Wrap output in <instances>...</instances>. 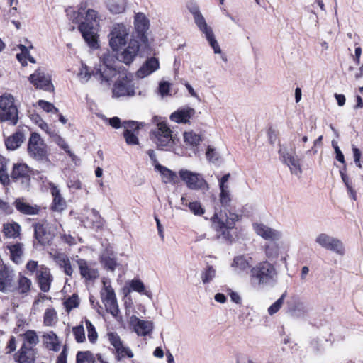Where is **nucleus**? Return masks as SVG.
<instances>
[{
	"mask_svg": "<svg viewBox=\"0 0 363 363\" xmlns=\"http://www.w3.org/2000/svg\"><path fill=\"white\" fill-rule=\"evenodd\" d=\"M116 59L110 52L104 53L100 57L99 64L94 70H91L87 65L82 63L81 67L77 74L82 83H86L93 75L101 83H108L117 74L115 66Z\"/></svg>",
	"mask_w": 363,
	"mask_h": 363,
	"instance_id": "obj_2",
	"label": "nucleus"
},
{
	"mask_svg": "<svg viewBox=\"0 0 363 363\" xmlns=\"http://www.w3.org/2000/svg\"><path fill=\"white\" fill-rule=\"evenodd\" d=\"M27 151L28 155L37 161H48V147L40 135L32 133L28 143Z\"/></svg>",
	"mask_w": 363,
	"mask_h": 363,
	"instance_id": "obj_7",
	"label": "nucleus"
},
{
	"mask_svg": "<svg viewBox=\"0 0 363 363\" xmlns=\"http://www.w3.org/2000/svg\"><path fill=\"white\" fill-rule=\"evenodd\" d=\"M194 108L189 106L179 108L169 116V119L176 123H188L195 115Z\"/></svg>",
	"mask_w": 363,
	"mask_h": 363,
	"instance_id": "obj_21",
	"label": "nucleus"
},
{
	"mask_svg": "<svg viewBox=\"0 0 363 363\" xmlns=\"http://www.w3.org/2000/svg\"><path fill=\"white\" fill-rule=\"evenodd\" d=\"M18 48L21 50V53L16 55V58L21 63L23 66H26L27 65V55H28V48L23 45H18Z\"/></svg>",
	"mask_w": 363,
	"mask_h": 363,
	"instance_id": "obj_60",
	"label": "nucleus"
},
{
	"mask_svg": "<svg viewBox=\"0 0 363 363\" xmlns=\"http://www.w3.org/2000/svg\"><path fill=\"white\" fill-rule=\"evenodd\" d=\"M252 228L255 233L266 240L279 241L282 238V232L272 228L262 223H254Z\"/></svg>",
	"mask_w": 363,
	"mask_h": 363,
	"instance_id": "obj_15",
	"label": "nucleus"
},
{
	"mask_svg": "<svg viewBox=\"0 0 363 363\" xmlns=\"http://www.w3.org/2000/svg\"><path fill=\"white\" fill-rule=\"evenodd\" d=\"M280 246L277 241H272L264 246V252L267 258L270 260L277 259L279 255Z\"/></svg>",
	"mask_w": 363,
	"mask_h": 363,
	"instance_id": "obj_41",
	"label": "nucleus"
},
{
	"mask_svg": "<svg viewBox=\"0 0 363 363\" xmlns=\"http://www.w3.org/2000/svg\"><path fill=\"white\" fill-rule=\"evenodd\" d=\"M130 288L134 291L143 294L147 296L150 295V292L145 290L144 284L139 279H133L129 283Z\"/></svg>",
	"mask_w": 363,
	"mask_h": 363,
	"instance_id": "obj_52",
	"label": "nucleus"
},
{
	"mask_svg": "<svg viewBox=\"0 0 363 363\" xmlns=\"http://www.w3.org/2000/svg\"><path fill=\"white\" fill-rule=\"evenodd\" d=\"M14 279L13 271L4 267L0 269V291L9 292L14 289L13 285Z\"/></svg>",
	"mask_w": 363,
	"mask_h": 363,
	"instance_id": "obj_23",
	"label": "nucleus"
},
{
	"mask_svg": "<svg viewBox=\"0 0 363 363\" xmlns=\"http://www.w3.org/2000/svg\"><path fill=\"white\" fill-rule=\"evenodd\" d=\"M77 264L80 274L86 280H94L99 276L98 269L91 264L88 263L85 259H79Z\"/></svg>",
	"mask_w": 363,
	"mask_h": 363,
	"instance_id": "obj_25",
	"label": "nucleus"
},
{
	"mask_svg": "<svg viewBox=\"0 0 363 363\" xmlns=\"http://www.w3.org/2000/svg\"><path fill=\"white\" fill-rule=\"evenodd\" d=\"M179 174L189 189L203 192L208 191L209 185L202 174L187 169H181Z\"/></svg>",
	"mask_w": 363,
	"mask_h": 363,
	"instance_id": "obj_8",
	"label": "nucleus"
},
{
	"mask_svg": "<svg viewBox=\"0 0 363 363\" xmlns=\"http://www.w3.org/2000/svg\"><path fill=\"white\" fill-rule=\"evenodd\" d=\"M140 126H143L142 123L133 121H125L122 123V127L124 128L123 136L128 145H135L139 144L138 135Z\"/></svg>",
	"mask_w": 363,
	"mask_h": 363,
	"instance_id": "obj_16",
	"label": "nucleus"
},
{
	"mask_svg": "<svg viewBox=\"0 0 363 363\" xmlns=\"http://www.w3.org/2000/svg\"><path fill=\"white\" fill-rule=\"evenodd\" d=\"M23 340L22 345H25L26 347L33 348L39 342V337L35 330H28L23 334L21 335Z\"/></svg>",
	"mask_w": 363,
	"mask_h": 363,
	"instance_id": "obj_38",
	"label": "nucleus"
},
{
	"mask_svg": "<svg viewBox=\"0 0 363 363\" xmlns=\"http://www.w3.org/2000/svg\"><path fill=\"white\" fill-rule=\"evenodd\" d=\"M101 259L102 264L107 270L113 272L118 266L116 258L113 253L104 252Z\"/></svg>",
	"mask_w": 363,
	"mask_h": 363,
	"instance_id": "obj_44",
	"label": "nucleus"
},
{
	"mask_svg": "<svg viewBox=\"0 0 363 363\" xmlns=\"http://www.w3.org/2000/svg\"><path fill=\"white\" fill-rule=\"evenodd\" d=\"M130 324L138 335L140 336H145L150 334L153 329L152 322L141 320L135 315H132L130 318Z\"/></svg>",
	"mask_w": 363,
	"mask_h": 363,
	"instance_id": "obj_20",
	"label": "nucleus"
},
{
	"mask_svg": "<svg viewBox=\"0 0 363 363\" xmlns=\"http://www.w3.org/2000/svg\"><path fill=\"white\" fill-rule=\"evenodd\" d=\"M84 223L90 228L99 229L104 225V220L96 210L91 209Z\"/></svg>",
	"mask_w": 363,
	"mask_h": 363,
	"instance_id": "obj_37",
	"label": "nucleus"
},
{
	"mask_svg": "<svg viewBox=\"0 0 363 363\" xmlns=\"http://www.w3.org/2000/svg\"><path fill=\"white\" fill-rule=\"evenodd\" d=\"M30 167L24 163L15 164L13 167L11 177L15 180L22 179V182L30 180Z\"/></svg>",
	"mask_w": 363,
	"mask_h": 363,
	"instance_id": "obj_29",
	"label": "nucleus"
},
{
	"mask_svg": "<svg viewBox=\"0 0 363 363\" xmlns=\"http://www.w3.org/2000/svg\"><path fill=\"white\" fill-rule=\"evenodd\" d=\"M113 95L115 97L134 96L135 95L134 86L127 75H120L113 86Z\"/></svg>",
	"mask_w": 363,
	"mask_h": 363,
	"instance_id": "obj_13",
	"label": "nucleus"
},
{
	"mask_svg": "<svg viewBox=\"0 0 363 363\" xmlns=\"http://www.w3.org/2000/svg\"><path fill=\"white\" fill-rule=\"evenodd\" d=\"M133 25L137 36L146 44L148 41L147 32L150 28V21L147 16L142 12L135 13Z\"/></svg>",
	"mask_w": 363,
	"mask_h": 363,
	"instance_id": "obj_14",
	"label": "nucleus"
},
{
	"mask_svg": "<svg viewBox=\"0 0 363 363\" xmlns=\"http://www.w3.org/2000/svg\"><path fill=\"white\" fill-rule=\"evenodd\" d=\"M24 140L23 133L21 130H17L5 140V145L8 150H15L21 145Z\"/></svg>",
	"mask_w": 363,
	"mask_h": 363,
	"instance_id": "obj_33",
	"label": "nucleus"
},
{
	"mask_svg": "<svg viewBox=\"0 0 363 363\" xmlns=\"http://www.w3.org/2000/svg\"><path fill=\"white\" fill-rule=\"evenodd\" d=\"M154 122L156 123V126L150 133L151 140L159 150H168L171 149L174 145L172 130L165 121L160 120L157 116L154 117Z\"/></svg>",
	"mask_w": 363,
	"mask_h": 363,
	"instance_id": "obj_3",
	"label": "nucleus"
},
{
	"mask_svg": "<svg viewBox=\"0 0 363 363\" xmlns=\"http://www.w3.org/2000/svg\"><path fill=\"white\" fill-rule=\"evenodd\" d=\"M103 303L105 306L106 311L108 313H110L113 317L116 318L119 313L117 300L116 299V300L104 302Z\"/></svg>",
	"mask_w": 363,
	"mask_h": 363,
	"instance_id": "obj_59",
	"label": "nucleus"
},
{
	"mask_svg": "<svg viewBox=\"0 0 363 363\" xmlns=\"http://www.w3.org/2000/svg\"><path fill=\"white\" fill-rule=\"evenodd\" d=\"M13 204L18 211L25 215L35 216L40 211L39 206L30 204L23 198L16 199Z\"/></svg>",
	"mask_w": 363,
	"mask_h": 363,
	"instance_id": "obj_27",
	"label": "nucleus"
},
{
	"mask_svg": "<svg viewBox=\"0 0 363 363\" xmlns=\"http://www.w3.org/2000/svg\"><path fill=\"white\" fill-rule=\"evenodd\" d=\"M30 82L36 88L46 91H52L54 86L51 82V76L44 69L39 68L28 78Z\"/></svg>",
	"mask_w": 363,
	"mask_h": 363,
	"instance_id": "obj_12",
	"label": "nucleus"
},
{
	"mask_svg": "<svg viewBox=\"0 0 363 363\" xmlns=\"http://www.w3.org/2000/svg\"><path fill=\"white\" fill-rule=\"evenodd\" d=\"M315 242L320 247L332 251L340 256L345 255V246L342 242L335 237L330 236L327 233H322L318 234L315 239Z\"/></svg>",
	"mask_w": 363,
	"mask_h": 363,
	"instance_id": "obj_11",
	"label": "nucleus"
},
{
	"mask_svg": "<svg viewBox=\"0 0 363 363\" xmlns=\"http://www.w3.org/2000/svg\"><path fill=\"white\" fill-rule=\"evenodd\" d=\"M155 169L160 172L162 176V181L166 184L172 182L176 177V174L174 172L160 164H155Z\"/></svg>",
	"mask_w": 363,
	"mask_h": 363,
	"instance_id": "obj_47",
	"label": "nucleus"
},
{
	"mask_svg": "<svg viewBox=\"0 0 363 363\" xmlns=\"http://www.w3.org/2000/svg\"><path fill=\"white\" fill-rule=\"evenodd\" d=\"M43 345L49 350L57 352L60 350V342L57 335L52 331L45 333L42 336Z\"/></svg>",
	"mask_w": 363,
	"mask_h": 363,
	"instance_id": "obj_30",
	"label": "nucleus"
},
{
	"mask_svg": "<svg viewBox=\"0 0 363 363\" xmlns=\"http://www.w3.org/2000/svg\"><path fill=\"white\" fill-rule=\"evenodd\" d=\"M38 106L45 111L48 113H57L58 108H57L52 103L44 100H39Z\"/></svg>",
	"mask_w": 363,
	"mask_h": 363,
	"instance_id": "obj_61",
	"label": "nucleus"
},
{
	"mask_svg": "<svg viewBox=\"0 0 363 363\" xmlns=\"http://www.w3.org/2000/svg\"><path fill=\"white\" fill-rule=\"evenodd\" d=\"M35 355V349L22 345L19 351L16 353L15 359L18 363H33Z\"/></svg>",
	"mask_w": 363,
	"mask_h": 363,
	"instance_id": "obj_28",
	"label": "nucleus"
},
{
	"mask_svg": "<svg viewBox=\"0 0 363 363\" xmlns=\"http://www.w3.org/2000/svg\"><path fill=\"white\" fill-rule=\"evenodd\" d=\"M54 260L60 268L63 269L64 272L67 275H72L74 270L71 266L70 260L66 255L63 253H58L55 256Z\"/></svg>",
	"mask_w": 363,
	"mask_h": 363,
	"instance_id": "obj_36",
	"label": "nucleus"
},
{
	"mask_svg": "<svg viewBox=\"0 0 363 363\" xmlns=\"http://www.w3.org/2000/svg\"><path fill=\"white\" fill-rule=\"evenodd\" d=\"M21 226L15 222L4 224L3 233L4 235L9 238H16L19 236Z\"/></svg>",
	"mask_w": 363,
	"mask_h": 363,
	"instance_id": "obj_42",
	"label": "nucleus"
},
{
	"mask_svg": "<svg viewBox=\"0 0 363 363\" xmlns=\"http://www.w3.org/2000/svg\"><path fill=\"white\" fill-rule=\"evenodd\" d=\"M183 137L186 145L194 149V150L202 140L201 135L192 130L184 132Z\"/></svg>",
	"mask_w": 363,
	"mask_h": 363,
	"instance_id": "obj_40",
	"label": "nucleus"
},
{
	"mask_svg": "<svg viewBox=\"0 0 363 363\" xmlns=\"http://www.w3.org/2000/svg\"><path fill=\"white\" fill-rule=\"evenodd\" d=\"M188 9L189 12L193 15L194 22L198 28L203 27V26L207 24L205 18L200 12V10L197 6L190 5L188 6Z\"/></svg>",
	"mask_w": 363,
	"mask_h": 363,
	"instance_id": "obj_45",
	"label": "nucleus"
},
{
	"mask_svg": "<svg viewBox=\"0 0 363 363\" xmlns=\"http://www.w3.org/2000/svg\"><path fill=\"white\" fill-rule=\"evenodd\" d=\"M238 218L237 214L231 212L220 211L215 213L211 221L212 226L217 233V237L228 240L230 236L229 230L234 228Z\"/></svg>",
	"mask_w": 363,
	"mask_h": 363,
	"instance_id": "obj_5",
	"label": "nucleus"
},
{
	"mask_svg": "<svg viewBox=\"0 0 363 363\" xmlns=\"http://www.w3.org/2000/svg\"><path fill=\"white\" fill-rule=\"evenodd\" d=\"M170 89V84L167 82H162L159 85V91L162 96H165L169 94Z\"/></svg>",
	"mask_w": 363,
	"mask_h": 363,
	"instance_id": "obj_63",
	"label": "nucleus"
},
{
	"mask_svg": "<svg viewBox=\"0 0 363 363\" xmlns=\"http://www.w3.org/2000/svg\"><path fill=\"white\" fill-rule=\"evenodd\" d=\"M85 325L87 330V337L91 343H95L98 339V334L96 331L95 327L92 325L91 321L88 319L85 320Z\"/></svg>",
	"mask_w": 363,
	"mask_h": 363,
	"instance_id": "obj_54",
	"label": "nucleus"
},
{
	"mask_svg": "<svg viewBox=\"0 0 363 363\" xmlns=\"http://www.w3.org/2000/svg\"><path fill=\"white\" fill-rule=\"evenodd\" d=\"M79 30L82 33V35L91 48H97L99 47L98 45V36L94 29V26H90L86 23H82L79 26Z\"/></svg>",
	"mask_w": 363,
	"mask_h": 363,
	"instance_id": "obj_22",
	"label": "nucleus"
},
{
	"mask_svg": "<svg viewBox=\"0 0 363 363\" xmlns=\"http://www.w3.org/2000/svg\"><path fill=\"white\" fill-rule=\"evenodd\" d=\"M103 288L101 291V298L103 303L116 300V296L113 289L111 286V281L104 278L102 279Z\"/></svg>",
	"mask_w": 363,
	"mask_h": 363,
	"instance_id": "obj_35",
	"label": "nucleus"
},
{
	"mask_svg": "<svg viewBox=\"0 0 363 363\" xmlns=\"http://www.w3.org/2000/svg\"><path fill=\"white\" fill-rule=\"evenodd\" d=\"M279 155L281 161L289 167L291 173L299 177L301 175L302 169L300 159L296 155L295 149L281 145Z\"/></svg>",
	"mask_w": 363,
	"mask_h": 363,
	"instance_id": "obj_10",
	"label": "nucleus"
},
{
	"mask_svg": "<svg viewBox=\"0 0 363 363\" xmlns=\"http://www.w3.org/2000/svg\"><path fill=\"white\" fill-rule=\"evenodd\" d=\"M32 281L23 275H19L17 285L14 286L12 291L23 296H26L28 295L32 287Z\"/></svg>",
	"mask_w": 363,
	"mask_h": 363,
	"instance_id": "obj_31",
	"label": "nucleus"
},
{
	"mask_svg": "<svg viewBox=\"0 0 363 363\" xmlns=\"http://www.w3.org/2000/svg\"><path fill=\"white\" fill-rule=\"evenodd\" d=\"M252 258L243 255L237 256L234 258L232 267L238 272L248 269L251 266Z\"/></svg>",
	"mask_w": 363,
	"mask_h": 363,
	"instance_id": "obj_39",
	"label": "nucleus"
},
{
	"mask_svg": "<svg viewBox=\"0 0 363 363\" xmlns=\"http://www.w3.org/2000/svg\"><path fill=\"white\" fill-rule=\"evenodd\" d=\"M84 15V19L85 21L82 23H88L90 26H94V23H96L99 20L97 12L93 9H86Z\"/></svg>",
	"mask_w": 363,
	"mask_h": 363,
	"instance_id": "obj_56",
	"label": "nucleus"
},
{
	"mask_svg": "<svg viewBox=\"0 0 363 363\" xmlns=\"http://www.w3.org/2000/svg\"><path fill=\"white\" fill-rule=\"evenodd\" d=\"M36 279L40 289L43 292H48L50 289L53 277L50 270L45 265H40L36 274Z\"/></svg>",
	"mask_w": 363,
	"mask_h": 363,
	"instance_id": "obj_17",
	"label": "nucleus"
},
{
	"mask_svg": "<svg viewBox=\"0 0 363 363\" xmlns=\"http://www.w3.org/2000/svg\"><path fill=\"white\" fill-rule=\"evenodd\" d=\"M332 145L335 150V154H336V159L341 163L345 164V157L341 150H340L337 144L335 143L334 141L332 143Z\"/></svg>",
	"mask_w": 363,
	"mask_h": 363,
	"instance_id": "obj_64",
	"label": "nucleus"
},
{
	"mask_svg": "<svg viewBox=\"0 0 363 363\" xmlns=\"http://www.w3.org/2000/svg\"><path fill=\"white\" fill-rule=\"evenodd\" d=\"M199 30L204 35L210 46L213 48L215 54H220L222 60L225 62L228 61L226 55L222 52L218 41L216 40L213 29L208 24L201 27Z\"/></svg>",
	"mask_w": 363,
	"mask_h": 363,
	"instance_id": "obj_18",
	"label": "nucleus"
},
{
	"mask_svg": "<svg viewBox=\"0 0 363 363\" xmlns=\"http://www.w3.org/2000/svg\"><path fill=\"white\" fill-rule=\"evenodd\" d=\"M206 156L207 160L211 162H216L219 160V155L216 151V150L211 146H208L207 147V150L206 152Z\"/></svg>",
	"mask_w": 363,
	"mask_h": 363,
	"instance_id": "obj_62",
	"label": "nucleus"
},
{
	"mask_svg": "<svg viewBox=\"0 0 363 363\" xmlns=\"http://www.w3.org/2000/svg\"><path fill=\"white\" fill-rule=\"evenodd\" d=\"M110 345L113 347V354L117 361L131 359L134 357L132 350L128 347L115 332H109L106 335Z\"/></svg>",
	"mask_w": 363,
	"mask_h": 363,
	"instance_id": "obj_9",
	"label": "nucleus"
},
{
	"mask_svg": "<svg viewBox=\"0 0 363 363\" xmlns=\"http://www.w3.org/2000/svg\"><path fill=\"white\" fill-rule=\"evenodd\" d=\"M216 271L212 266H208L201 274V279L203 284L210 283L216 277Z\"/></svg>",
	"mask_w": 363,
	"mask_h": 363,
	"instance_id": "obj_51",
	"label": "nucleus"
},
{
	"mask_svg": "<svg viewBox=\"0 0 363 363\" xmlns=\"http://www.w3.org/2000/svg\"><path fill=\"white\" fill-rule=\"evenodd\" d=\"M230 174H226L219 179V201L223 206H228L231 202L230 188L228 181Z\"/></svg>",
	"mask_w": 363,
	"mask_h": 363,
	"instance_id": "obj_19",
	"label": "nucleus"
},
{
	"mask_svg": "<svg viewBox=\"0 0 363 363\" xmlns=\"http://www.w3.org/2000/svg\"><path fill=\"white\" fill-rule=\"evenodd\" d=\"M278 271L275 266L268 261H263L250 270V279L257 281L258 285L274 284L277 281Z\"/></svg>",
	"mask_w": 363,
	"mask_h": 363,
	"instance_id": "obj_4",
	"label": "nucleus"
},
{
	"mask_svg": "<svg viewBox=\"0 0 363 363\" xmlns=\"http://www.w3.org/2000/svg\"><path fill=\"white\" fill-rule=\"evenodd\" d=\"M87 7V4L85 2H82L77 11L73 9L72 8H69L67 9V16L73 23H82L84 20V16L85 13L86 9Z\"/></svg>",
	"mask_w": 363,
	"mask_h": 363,
	"instance_id": "obj_34",
	"label": "nucleus"
},
{
	"mask_svg": "<svg viewBox=\"0 0 363 363\" xmlns=\"http://www.w3.org/2000/svg\"><path fill=\"white\" fill-rule=\"evenodd\" d=\"M76 363H96V358L90 351H79L76 356Z\"/></svg>",
	"mask_w": 363,
	"mask_h": 363,
	"instance_id": "obj_49",
	"label": "nucleus"
},
{
	"mask_svg": "<svg viewBox=\"0 0 363 363\" xmlns=\"http://www.w3.org/2000/svg\"><path fill=\"white\" fill-rule=\"evenodd\" d=\"M107 8L112 13H122L126 8V0H108Z\"/></svg>",
	"mask_w": 363,
	"mask_h": 363,
	"instance_id": "obj_43",
	"label": "nucleus"
},
{
	"mask_svg": "<svg viewBox=\"0 0 363 363\" xmlns=\"http://www.w3.org/2000/svg\"><path fill=\"white\" fill-rule=\"evenodd\" d=\"M18 121V109L15 105L14 98L11 94L0 96V121L8 122L12 125Z\"/></svg>",
	"mask_w": 363,
	"mask_h": 363,
	"instance_id": "obj_6",
	"label": "nucleus"
},
{
	"mask_svg": "<svg viewBox=\"0 0 363 363\" xmlns=\"http://www.w3.org/2000/svg\"><path fill=\"white\" fill-rule=\"evenodd\" d=\"M11 253V259L16 264L21 262L23 252V245L16 243L8 247Z\"/></svg>",
	"mask_w": 363,
	"mask_h": 363,
	"instance_id": "obj_46",
	"label": "nucleus"
},
{
	"mask_svg": "<svg viewBox=\"0 0 363 363\" xmlns=\"http://www.w3.org/2000/svg\"><path fill=\"white\" fill-rule=\"evenodd\" d=\"M286 296V291L284 292L281 297L278 298L272 305H271L268 308V313L270 315H273L277 313L280 308H281L284 301Z\"/></svg>",
	"mask_w": 363,
	"mask_h": 363,
	"instance_id": "obj_55",
	"label": "nucleus"
},
{
	"mask_svg": "<svg viewBox=\"0 0 363 363\" xmlns=\"http://www.w3.org/2000/svg\"><path fill=\"white\" fill-rule=\"evenodd\" d=\"M130 36V26L124 23H114L108 35L109 46L118 52L117 59L125 65L134 61L140 50L138 40Z\"/></svg>",
	"mask_w": 363,
	"mask_h": 363,
	"instance_id": "obj_1",
	"label": "nucleus"
},
{
	"mask_svg": "<svg viewBox=\"0 0 363 363\" xmlns=\"http://www.w3.org/2000/svg\"><path fill=\"white\" fill-rule=\"evenodd\" d=\"M43 323L46 326H52L57 321V313L53 308H47L44 313Z\"/></svg>",
	"mask_w": 363,
	"mask_h": 363,
	"instance_id": "obj_50",
	"label": "nucleus"
},
{
	"mask_svg": "<svg viewBox=\"0 0 363 363\" xmlns=\"http://www.w3.org/2000/svg\"><path fill=\"white\" fill-rule=\"evenodd\" d=\"M36 239L42 245H47L52 239V234L48 231V224H36L35 225Z\"/></svg>",
	"mask_w": 363,
	"mask_h": 363,
	"instance_id": "obj_32",
	"label": "nucleus"
},
{
	"mask_svg": "<svg viewBox=\"0 0 363 363\" xmlns=\"http://www.w3.org/2000/svg\"><path fill=\"white\" fill-rule=\"evenodd\" d=\"M7 160L0 155V182L4 185H6L9 182V177L7 173Z\"/></svg>",
	"mask_w": 363,
	"mask_h": 363,
	"instance_id": "obj_48",
	"label": "nucleus"
},
{
	"mask_svg": "<svg viewBox=\"0 0 363 363\" xmlns=\"http://www.w3.org/2000/svg\"><path fill=\"white\" fill-rule=\"evenodd\" d=\"M79 298L76 294H73L72 296L66 299L64 302L65 308L67 312H70L73 308L78 307L79 306Z\"/></svg>",
	"mask_w": 363,
	"mask_h": 363,
	"instance_id": "obj_58",
	"label": "nucleus"
},
{
	"mask_svg": "<svg viewBox=\"0 0 363 363\" xmlns=\"http://www.w3.org/2000/svg\"><path fill=\"white\" fill-rule=\"evenodd\" d=\"M160 64L155 57H150L136 72L138 78H145L159 69Z\"/></svg>",
	"mask_w": 363,
	"mask_h": 363,
	"instance_id": "obj_26",
	"label": "nucleus"
},
{
	"mask_svg": "<svg viewBox=\"0 0 363 363\" xmlns=\"http://www.w3.org/2000/svg\"><path fill=\"white\" fill-rule=\"evenodd\" d=\"M50 193L53 197L51 208L54 211L62 212L66 208L67 203L60 194L59 188L53 183H50Z\"/></svg>",
	"mask_w": 363,
	"mask_h": 363,
	"instance_id": "obj_24",
	"label": "nucleus"
},
{
	"mask_svg": "<svg viewBox=\"0 0 363 363\" xmlns=\"http://www.w3.org/2000/svg\"><path fill=\"white\" fill-rule=\"evenodd\" d=\"M72 333L77 342L82 343L86 340L84 327L82 325L74 327L72 328Z\"/></svg>",
	"mask_w": 363,
	"mask_h": 363,
	"instance_id": "obj_57",
	"label": "nucleus"
},
{
	"mask_svg": "<svg viewBox=\"0 0 363 363\" xmlns=\"http://www.w3.org/2000/svg\"><path fill=\"white\" fill-rule=\"evenodd\" d=\"M188 208L194 215L197 216H202L206 212L201 202L198 201L189 202Z\"/></svg>",
	"mask_w": 363,
	"mask_h": 363,
	"instance_id": "obj_53",
	"label": "nucleus"
}]
</instances>
